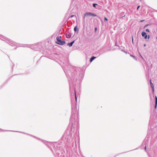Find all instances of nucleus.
<instances>
[{
  "mask_svg": "<svg viewBox=\"0 0 157 157\" xmlns=\"http://www.w3.org/2000/svg\"><path fill=\"white\" fill-rule=\"evenodd\" d=\"M61 38V36H60V37H57L56 40L58 42H56V43L57 44H58L60 45H63L65 44V42L64 41H61L60 40Z\"/></svg>",
  "mask_w": 157,
  "mask_h": 157,
  "instance_id": "nucleus-1",
  "label": "nucleus"
},
{
  "mask_svg": "<svg viewBox=\"0 0 157 157\" xmlns=\"http://www.w3.org/2000/svg\"><path fill=\"white\" fill-rule=\"evenodd\" d=\"M90 16L96 17L97 16V15L96 14L92 13L90 12H87L85 13L84 16V19L85 17Z\"/></svg>",
  "mask_w": 157,
  "mask_h": 157,
  "instance_id": "nucleus-2",
  "label": "nucleus"
},
{
  "mask_svg": "<svg viewBox=\"0 0 157 157\" xmlns=\"http://www.w3.org/2000/svg\"><path fill=\"white\" fill-rule=\"evenodd\" d=\"M141 35L142 36H144V38L146 39L147 37V35L145 32H143L142 33Z\"/></svg>",
  "mask_w": 157,
  "mask_h": 157,
  "instance_id": "nucleus-3",
  "label": "nucleus"
},
{
  "mask_svg": "<svg viewBox=\"0 0 157 157\" xmlns=\"http://www.w3.org/2000/svg\"><path fill=\"white\" fill-rule=\"evenodd\" d=\"M150 84H151V88H152V89L153 92V93H154V86L153 84V83L151 82V79L150 80Z\"/></svg>",
  "mask_w": 157,
  "mask_h": 157,
  "instance_id": "nucleus-4",
  "label": "nucleus"
},
{
  "mask_svg": "<svg viewBox=\"0 0 157 157\" xmlns=\"http://www.w3.org/2000/svg\"><path fill=\"white\" fill-rule=\"evenodd\" d=\"M157 106V97L155 96V108L156 109Z\"/></svg>",
  "mask_w": 157,
  "mask_h": 157,
  "instance_id": "nucleus-5",
  "label": "nucleus"
},
{
  "mask_svg": "<svg viewBox=\"0 0 157 157\" xmlns=\"http://www.w3.org/2000/svg\"><path fill=\"white\" fill-rule=\"evenodd\" d=\"M74 42V41H73L72 42H71V43H68L67 44V45L69 46V47H71L72 46Z\"/></svg>",
  "mask_w": 157,
  "mask_h": 157,
  "instance_id": "nucleus-6",
  "label": "nucleus"
},
{
  "mask_svg": "<svg viewBox=\"0 0 157 157\" xmlns=\"http://www.w3.org/2000/svg\"><path fill=\"white\" fill-rule=\"evenodd\" d=\"M96 58V57H95L94 56L92 57L90 59V62H91Z\"/></svg>",
  "mask_w": 157,
  "mask_h": 157,
  "instance_id": "nucleus-7",
  "label": "nucleus"
},
{
  "mask_svg": "<svg viewBox=\"0 0 157 157\" xmlns=\"http://www.w3.org/2000/svg\"><path fill=\"white\" fill-rule=\"evenodd\" d=\"M66 36L67 38H70L71 36V35L69 34H66Z\"/></svg>",
  "mask_w": 157,
  "mask_h": 157,
  "instance_id": "nucleus-8",
  "label": "nucleus"
},
{
  "mask_svg": "<svg viewBox=\"0 0 157 157\" xmlns=\"http://www.w3.org/2000/svg\"><path fill=\"white\" fill-rule=\"evenodd\" d=\"M74 30L75 32H76V31H77V27L76 26H75L74 28Z\"/></svg>",
  "mask_w": 157,
  "mask_h": 157,
  "instance_id": "nucleus-9",
  "label": "nucleus"
},
{
  "mask_svg": "<svg viewBox=\"0 0 157 157\" xmlns=\"http://www.w3.org/2000/svg\"><path fill=\"white\" fill-rule=\"evenodd\" d=\"M96 5H97V4H93V6L94 7H95V6Z\"/></svg>",
  "mask_w": 157,
  "mask_h": 157,
  "instance_id": "nucleus-10",
  "label": "nucleus"
},
{
  "mask_svg": "<svg viewBox=\"0 0 157 157\" xmlns=\"http://www.w3.org/2000/svg\"><path fill=\"white\" fill-rule=\"evenodd\" d=\"M146 31L147 32H150V31L148 29H147L146 30Z\"/></svg>",
  "mask_w": 157,
  "mask_h": 157,
  "instance_id": "nucleus-11",
  "label": "nucleus"
},
{
  "mask_svg": "<svg viewBox=\"0 0 157 157\" xmlns=\"http://www.w3.org/2000/svg\"><path fill=\"white\" fill-rule=\"evenodd\" d=\"M104 19H105V20L106 21H107L108 20L107 18L106 17H104Z\"/></svg>",
  "mask_w": 157,
  "mask_h": 157,
  "instance_id": "nucleus-12",
  "label": "nucleus"
},
{
  "mask_svg": "<svg viewBox=\"0 0 157 157\" xmlns=\"http://www.w3.org/2000/svg\"><path fill=\"white\" fill-rule=\"evenodd\" d=\"M140 6H138L137 9V10H138L139 8H140Z\"/></svg>",
  "mask_w": 157,
  "mask_h": 157,
  "instance_id": "nucleus-13",
  "label": "nucleus"
},
{
  "mask_svg": "<svg viewBox=\"0 0 157 157\" xmlns=\"http://www.w3.org/2000/svg\"><path fill=\"white\" fill-rule=\"evenodd\" d=\"M75 97L76 100L77 98H76V93H75Z\"/></svg>",
  "mask_w": 157,
  "mask_h": 157,
  "instance_id": "nucleus-14",
  "label": "nucleus"
},
{
  "mask_svg": "<svg viewBox=\"0 0 157 157\" xmlns=\"http://www.w3.org/2000/svg\"><path fill=\"white\" fill-rule=\"evenodd\" d=\"M97 30V28H95V31L96 32Z\"/></svg>",
  "mask_w": 157,
  "mask_h": 157,
  "instance_id": "nucleus-15",
  "label": "nucleus"
},
{
  "mask_svg": "<svg viewBox=\"0 0 157 157\" xmlns=\"http://www.w3.org/2000/svg\"><path fill=\"white\" fill-rule=\"evenodd\" d=\"M73 16H74V15H71V16L70 17H73Z\"/></svg>",
  "mask_w": 157,
  "mask_h": 157,
  "instance_id": "nucleus-16",
  "label": "nucleus"
},
{
  "mask_svg": "<svg viewBox=\"0 0 157 157\" xmlns=\"http://www.w3.org/2000/svg\"><path fill=\"white\" fill-rule=\"evenodd\" d=\"M144 148H145V151H146V146Z\"/></svg>",
  "mask_w": 157,
  "mask_h": 157,
  "instance_id": "nucleus-17",
  "label": "nucleus"
},
{
  "mask_svg": "<svg viewBox=\"0 0 157 157\" xmlns=\"http://www.w3.org/2000/svg\"><path fill=\"white\" fill-rule=\"evenodd\" d=\"M144 21V20H141V21H140V22H142V21Z\"/></svg>",
  "mask_w": 157,
  "mask_h": 157,
  "instance_id": "nucleus-18",
  "label": "nucleus"
},
{
  "mask_svg": "<svg viewBox=\"0 0 157 157\" xmlns=\"http://www.w3.org/2000/svg\"><path fill=\"white\" fill-rule=\"evenodd\" d=\"M131 56L132 57H134L132 55H131Z\"/></svg>",
  "mask_w": 157,
  "mask_h": 157,
  "instance_id": "nucleus-19",
  "label": "nucleus"
},
{
  "mask_svg": "<svg viewBox=\"0 0 157 157\" xmlns=\"http://www.w3.org/2000/svg\"><path fill=\"white\" fill-rule=\"evenodd\" d=\"M149 37H150L149 36H148V39H149Z\"/></svg>",
  "mask_w": 157,
  "mask_h": 157,
  "instance_id": "nucleus-20",
  "label": "nucleus"
},
{
  "mask_svg": "<svg viewBox=\"0 0 157 157\" xmlns=\"http://www.w3.org/2000/svg\"><path fill=\"white\" fill-rule=\"evenodd\" d=\"M144 46H146V44H144Z\"/></svg>",
  "mask_w": 157,
  "mask_h": 157,
  "instance_id": "nucleus-21",
  "label": "nucleus"
},
{
  "mask_svg": "<svg viewBox=\"0 0 157 157\" xmlns=\"http://www.w3.org/2000/svg\"><path fill=\"white\" fill-rule=\"evenodd\" d=\"M156 39H157V37H156Z\"/></svg>",
  "mask_w": 157,
  "mask_h": 157,
  "instance_id": "nucleus-22",
  "label": "nucleus"
}]
</instances>
